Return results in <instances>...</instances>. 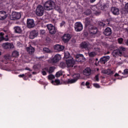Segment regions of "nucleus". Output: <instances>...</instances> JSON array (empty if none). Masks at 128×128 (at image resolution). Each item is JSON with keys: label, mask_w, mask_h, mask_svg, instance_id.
<instances>
[{"label": "nucleus", "mask_w": 128, "mask_h": 128, "mask_svg": "<svg viewBox=\"0 0 128 128\" xmlns=\"http://www.w3.org/2000/svg\"><path fill=\"white\" fill-rule=\"evenodd\" d=\"M88 30L90 36H94L98 32V28L92 25V26H89Z\"/></svg>", "instance_id": "obj_5"}, {"label": "nucleus", "mask_w": 128, "mask_h": 128, "mask_svg": "<svg viewBox=\"0 0 128 128\" xmlns=\"http://www.w3.org/2000/svg\"><path fill=\"white\" fill-rule=\"evenodd\" d=\"M38 36V32L36 31V30H32L30 32V38L31 40H34V38H36Z\"/></svg>", "instance_id": "obj_15"}, {"label": "nucleus", "mask_w": 128, "mask_h": 128, "mask_svg": "<svg viewBox=\"0 0 128 128\" xmlns=\"http://www.w3.org/2000/svg\"><path fill=\"white\" fill-rule=\"evenodd\" d=\"M110 54V51H108L107 52L104 53V54L106 56V54Z\"/></svg>", "instance_id": "obj_55"}, {"label": "nucleus", "mask_w": 128, "mask_h": 128, "mask_svg": "<svg viewBox=\"0 0 128 128\" xmlns=\"http://www.w3.org/2000/svg\"><path fill=\"white\" fill-rule=\"evenodd\" d=\"M92 17L86 18H85L84 26L85 28H89L90 26H92Z\"/></svg>", "instance_id": "obj_10"}, {"label": "nucleus", "mask_w": 128, "mask_h": 128, "mask_svg": "<svg viewBox=\"0 0 128 128\" xmlns=\"http://www.w3.org/2000/svg\"><path fill=\"white\" fill-rule=\"evenodd\" d=\"M93 86L96 88H100V84H96V83L94 84Z\"/></svg>", "instance_id": "obj_39"}, {"label": "nucleus", "mask_w": 128, "mask_h": 128, "mask_svg": "<svg viewBox=\"0 0 128 128\" xmlns=\"http://www.w3.org/2000/svg\"><path fill=\"white\" fill-rule=\"evenodd\" d=\"M26 51L30 54H32L34 52V50H36V49L34 48L32 46H30L28 47H27L26 48Z\"/></svg>", "instance_id": "obj_25"}, {"label": "nucleus", "mask_w": 128, "mask_h": 128, "mask_svg": "<svg viewBox=\"0 0 128 128\" xmlns=\"http://www.w3.org/2000/svg\"><path fill=\"white\" fill-rule=\"evenodd\" d=\"M14 30L16 34H22V28L20 26L14 27Z\"/></svg>", "instance_id": "obj_26"}, {"label": "nucleus", "mask_w": 128, "mask_h": 128, "mask_svg": "<svg viewBox=\"0 0 128 128\" xmlns=\"http://www.w3.org/2000/svg\"><path fill=\"white\" fill-rule=\"evenodd\" d=\"M2 46L5 50H8V48H14V44L12 43L6 42L2 44Z\"/></svg>", "instance_id": "obj_19"}, {"label": "nucleus", "mask_w": 128, "mask_h": 128, "mask_svg": "<svg viewBox=\"0 0 128 128\" xmlns=\"http://www.w3.org/2000/svg\"><path fill=\"white\" fill-rule=\"evenodd\" d=\"M111 12L114 16H118L120 14V10L116 7H112L111 8Z\"/></svg>", "instance_id": "obj_24"}, {"label": "nucleus", "mask_w": 128, "mask_h": 128, "mask_svg": "<svg viewBox=\"0 0 128 128\" xmlns=\"http://www.w3.org/2000/svg\"><path fill=\"white\" fill-rule=\"evenodd\" d=\"M126 46H128V40H126Z\"/></svg>", "instance_id": "obj_59"}, {"label": "nucleus", "mask_w": 128, "mask_h": 128, "mask_svg": "<svg viewBox=\"0 0 128 128\" xmlns=\"http://www.w3.org/2000/svg\"><path fill=\"white\" fill-rule=\"evenodd\" d=\"M42 76H46V71H42Z\"/></svg>", "instance_id": "obj_52"}, {"label": "nucleus", "mask_w": 128, "mask_h": 128, "mask_svg": "<svg viewBox=\"0 0 128 128\" xmlns=\"http://www.w3.org/2000/svg\"><path fill=\"white\" fill-rule=\"evenodd\" d=\"M94 2H96V0H90V2H91L92 4Z\"/></svg>", "instance_id": "obj_58"}, {"label": "nucleus", "mask_w": 128, "mask_h": 128, "mask_svg": "<svg viewBox=\"0 0 128 128\" xmlns=\"http://www.w3.org/2000/svg\"><path fill=\"white\" fill-rule=\"evenodd\" d=\"M25 76L28 78H30V76H32V74H30V72H28V73H26L25 74Z\"/></svg>", "instance_id": "obj_40"}, {"label": "nucleus", "mask_w": 128, "mask_h": 128, "mask_svg": "<svg viewBox=\"0 0 128 128\" xmlns=\"http://www.w3.org/2000/svg\"><path fill=\"white\" fill-rule=\"evenodd\" d=\"M2 54V52H0V56Z\"/></svg>", "instance_id": "obj_61"}, {"label": "nucleus", "mask_w": 128, "mask_h": 128, "mask_svg": "<svg viewBox=\"0 0 128 128\" xmlns=\"http://www.w3.org/2000/svg\"><path fill=\"white\" fill-rule=\"evenodd\" d=\"M98 24L100 26H106V24L102 22L99 21L98 22Z\"/></svg>", "instance_id": "obj_35"}, {"label": "nucleus", "mask_w": 128, "mask_h": 128, "mask_svg": "<svg viewBox=\"0 0 128 128\" xmlns=\"http://www.w3.org/2000/svg\"><path fill=\"white\" fill-rule=\"evenodd\" d=\"M84 14L86 16H90L92 14V10L90 9H87L84 12Z\"/></svg>", "instance_id": "obj_30"}, {"label": "nucleus", "mask_w": 128, "mask_h": 128, "mask_svg": "<svg viewBox=\"0 0 128 128\" xmlns=\"http://www.w3.org/2000/svg\"><path fill=\"white\" fill-rule=\"evenodd\" d=\"M84 28L82 24L80 22H76L74 24V30L75 32H82Z\"/></svg>", "instance_id": "obj_6"}, {"label": "nucleus", "mask_w": 128, "mask_h": 128, "mask_svg": "<svg viewBox=\"0 0 128 128\" xmlns=\"http://www.w3.org/2000/svg\"><path fill=\"white\" fill-rule=\"evenodd\" d=\"M64 24H66V22L62 21L61 23H60V28H62Z\"/></svg>", "instance_id": "obj_44"}, {"label": "nucleus", "mask_w": 128, "mask_h": 128, "mask_svg": "<svg viewBox=\"0 0 128 128\" xmlns=\"http://www.w3.org/2000/svg\"><path fill=\"white\" fill-rule=\"evenodd\" d=\"M4 40L6 42H8V38H4V37L0 38V42H2V40Z\"/></svg>", "instance_id": "obj_42"}, {"label": "nucleus", "mask_w": 128, "mask_h": 128, "mask_svg": "<svg viewBox=\"0 0 128 128\" xmlns=\"http://www.w3.org/2000/svg\"><path fill=\"white\" fill-rule=\"evenodd\" d=\"M80 74H76L74 76L73 79H68V80L62 81L64 84H74L80 78Z\"/></svg>", "instance_id": "obj_2"}, {"label": "nucleus", "mask_w": 128, "mask_h": 128, "mask_svg": "<svg viewBox=\"0 0 128 128\" xmlns=\"http://www.w3.org/2000/svg\"><path fill=\"white\" fill-rule=\"evenodd\" d=\"M22 16V14L20 12H12V16H11V20H20Z\"/></svg>", "instance_id": "obj_8"}, {"label": "nucleus", "mask_w": 128, "mask_h": 128, "mask_svg": "<svg viewBox=\"0 0 128 128\" xmlns=\"http://www.w3.org/2000/svg\"><path fill=\"white\" fill-rule=\"evenodd\" d=\"M54 70H56V67L54 66H50L49 68L48 74H52L54 72Z\"/></svg>", "instance_id": "obj_31"}, {"label": "nucleus", "mask_w": 128, "mask_h": 128, "mask_svg": "<svg viewBox=\"0 0 128 128\" xmlns=\"http://www.w3.org/2000/svg\"><path fill=\"white\" fill-rule=\"evenodd\" d=\"M112 56L116 58V56H122V52L120 51V50H115L112 51Z\"/></svg>", "instance_id": "obj_12"}, {"label": "nucleus", "mask_w": 128, "mask_h": 128, "mask_svg": "<svg viewBox=\"0 0 128 128\" xmlns=\"http://www.w3.org/2000/svg\"><path fill=\"white\" fill-rule=\"evenodd\" d=\"M83 74L86 76H90L92 74V69L90 68H86L83 71Z\"/></svg>", "instance_id": "obj_17"}, {"label": "nucleus", "mask_w": 128, "mask_h": 128, "mask_svg": "<svg viewBox=\"0 0 128 128\" xmlns=\"http://www.w3.org/2000/svg\"><path fill=\"white\" fill-rule=\"evenodd\" d=\"M123 42H124V38H118V44H122Z\"/></svg>", "instance_id": "obj_41"}, {"label": "nucleus", "mask_w": 128, "mask_h": 128, "mask_svg": "<svg viewBox=\"0 0 128 128\" xmlns=\"http://www.w3.org/2000/svg\"><path fill=\"white\" fill-rule=\"evenodd\" d=\"M6 18H8L6 12L5 11H0V20H6Z\"/></svg>", "instance_id": "obj_21"}, {"label": "nucleus", "mask_w": 128, "mask_h": 128, "mask_svg": "<svg viewBox=\"0 0 128 128\" xmlns=\"http://www.w3.org/2000/svg\"><path fill=\"white\" fill-rule=\"evenodd\" d=\"M47 28H48L50 34H54L56 32V28L52 24H48Z\"/></svg>", "instance_id": "obj_9"}, {"label": "nucleus", "mask_w": 128, "mask_h": 128, "mask_svg": "<svg viewBox=\"0 0 128 128\" xmlns=\"http://www.w3.org/2000/svg\"><path fill=\"white\" fill-rule=\"evenodd\" d=\"M76 60L78 62H82L84 60V57L82 54H77L76 56Z\"/></svg>", "instance_id": "obj_14"}, {"label": "nucleus", "mask_w": 128, "mask_h": 128, "mask_svg": "<svg viewBox=\"0 0 128 128\" xmlns=\"http://www.w3.org/2000/svg\"><path fill=\"white\" fill-rule=\"evenodd\" d=\"M112 28L110 27H107L104 30L103 34L104 36H110L112 34Z\"/></svg>", "instance_id": "obj_18"}, {"label": "nucleus", "mask_w": 128, "mask_h": 128, "mask_svg": "<svg viewBox=\"0 0 128 128\" xmlns=\"http://www.w3.org/2000/svg\"><path fill=\"white\" fill-rule=\"evenodd\" d=\"M54 8H55L56 10H57L59 14H62V10L60 6H55Z\"/></svg>", "instance_id": "obj_27"}, {"label": "nucleus", "mask_w": 128, "mask_h": 128, "mask_svg": "<svg viewBox=\"0 0 128 128\" xmlns=\"http://www.w3.org/2000/svg\"><path fill=\"white\" fill-rule=\"evenodd\" d=\"M96 62H98V58H96Z\"/></svg>", "instance_id": "obj_60"}, {"label": "nucleus", "mask_w": 128, "mask_h": 128, "mask_svg": "<svg viewBox=\"0 0 128 128\" xmlns=\"http://www.w3.org/2000/svg\"><path fill=\"white\" fill-rule=\"evenodd\" d=\"M54 78H55L54 76L52 74H50L49 76H48V78L50 80H54Z\"/></svg>", "instance_id": "obj_36"}, {"label": "nucleus", "mask_w": 128, "mask_h": 128, "mask_svg": "<svg viewBox=\"0 0 128 128\" xmlns=\"http://www.w3.org/2000/svg\"><path fill=\"white\" fill-rule=\"evenodd\" d=\"M18 76L19 78H24L25 76V74H20Z\"/></svg>", "instance_id": "obj_53"}, {"label": "nucleus", "mask_w": 128, "mask_h": 128, "mask_svg": "<svg viewBox=\"0 0 128 128\" xmlns=\"http://www.w3.org/2000/svg\"><path fill=\"white\" fill-rule=\"evenodd\" d=\"M40 32L41 34H46V30H40Z\"/></svg>", "instance_id": "obj_49"}, {"label": "nucleus", "mask_w": 128, "mask_h": 128, "mask_svg": "<svg viewBox=\"0 0 128 128\" xmlns=\"http://www.w3.org/2000/svg\"><path fill=\"white\" fill-rule=\"evenodd\" d=\"M70 38H72V36H70V34H64L63 36H62V40H63L65 44L70 42Z\"/></svg>", "instance_id": "obj_13"}, {"label": "nucleus", "mask_w": 128, "mask_h": 128, "mask_svg": "<svg viewBox=\"0 0 128 128\" xmlns=\"http://www.w3.org/2000/svg\"><path fill=\"white\" fill-rule=\"evenodd\" d=\"M55 6L54 2L52 0L46 2L44 4V7L46 10H52L54 8Z\"/></svg>", "instance_id": "obj_1"}, {"label": "nucleus", "mask_w": 128, "mask_h": 128, "mask_svg": "<svg viewBox=\"0 0 128 128\" xmlns=\"http://www.w3.org/2000/svg\"><path fill=\"white\" fill-rule=\"evenodd\" d=\"M24 80H28V77H26V76H24V78H23Z\"/></svg>", "instance_id": "obj_54"}, {"label": "nucleus", "mask_w": 128, "mask_h": 128, "mask_svg": "<svg viewBox=\"0 0 128 128\" xmlns=\"http://www.w3.org/2000/svg\"><path fill=\"white\" fill-rule=\"evenodd\" d=\"M89 43L88 42H83L80 44L81 48H84L85 50H88Z\"/></svg>", "instance_id": "obj_22"}, {"label": "nucleus", "mask_w": 128, "mask_h": 128, "mask_svg": "<svg viewBox=\"0 0 128 128\" xmlns=\"http://www.w3.org/2000/svg\"><path fill=\"white\" fill-rule=\"evenodd\" d=\"M119 76L120 74H118L116 73L114 75V76L116 77V76Z\"/></svg>", "instance_id": "obj_56"}, {"label": "nucleus", "mask_w": 128, "mask_h": 128, "mask_svg": "<svg viewBox=\"0 0 128 128\" xmlns=\"http://www.w3.org/2000/svg\"><path fill=\"white\" fill-rule=\"evenodd\" d=\"M95 80L96 82H98V80H100V78H98V75H96L95 76Z\"/></svg>", "instance_id": "obj_47"}, {"label": "nucleus", "mask_w": 128, "mask_h": 128, "mask_svg": "<svg viewBox=\"0 0 128 128\" xmlns=\"http://www.w3.org/2000/svg\"><path fill=\"white\" fill-rule=\"evenodd\" d=\"M94 14H95L96 16H100V12L98 11H96Z\"/></svg>", "instance_id": "obj_51"}, {"label": "nucleus", "mask_w": 128, "mask_h": 128, "mask_svg": "<svg viewBox=\"0 0 128 128\" xmlns=\"http://www.w3.org/2000/svg\"><path fill=\"white\" fill-rule=\"evenodd\" d=\"M52 84H56V86H58V84H60V80L58 79L55 80L54 81L52 80Z\"/></svg>", "instance_id": "obj_29"}, {"label": "nucleus", "mask_w": 128, "mask_h": 128, "mask_svg": "<svg viewBox=\"0 0 128 128\" xmlns=\"http://www.w3.org/2000/svg\"><path fill=\"white\" fill-rule=\"evenodd\" d=\"M102 72H103L104 74H108V76H112V74H114V70H112L109 68L103 70Z\"/></svg>", "instance_id": "obj_23"}, {"label": "nucleus", "mask_w": 128, "mask_h": 128, "mask_svg": "<svg viewBox=\"0 0 128 128\" xmlns=\"http://www.w3.org/2000/svg\"><path fill=\"white\" fill-rule=\"evenodd\" d=\"M20 56V53L18 51H14L12 53V56L14 58H18Z\"/></svg>", "instance_id": "obj_28"}, {"label": "nucleus", "mask_w": 128, "mask_h": 128, "mask_svg": "<svg viewBox=\"0 0 128 128\" xmlns=\"http://www.w3.org/2000/svg\"><path fill=\"white\" fill-rule=\"evenodd\" d=\"M76 64V62L72 59V60H68L66 61V64L68 66V68H74V64Z\"/></svg>", "instance_id": "obj_16"}, {"label": "nucleus", "mask_w": 128, "mask_h": 128, "mask_svg": "<svg viewBox=\"0 0 128 128\" xmlns=\"http://www.w3.org/2000/svg\"><path fill=\"white\" fill-rule=\"evenodd\" d=\"M119 72H122V71H119Z\"/></svg>", "instance_id": "obj_63"}, {"label": "nucleus", "mask_w": 128, "mask_h": 128, "mask_svg": "<svg viewBox=\"0 0 128 128\" xmlns=\"http://www.w3.org/2000/svg\"><path fill=\"white\" fill-rule=\"evenodd\" d=\"M110 57L108 56H102L98 62V64H106V63L110 60Z\"/></svg>", "instance_id": "obj_7"}, {"label": "nucleus", "mask_w": 128, "mask_h": 128, "mask_svg": "<svg viewBox=\"0 0 128 128\" xmlns=\"http://www.w3.org/2000/svg\"><path fill=\"white\" fill-rule=\"evenodd\" d=\"M60 66L62 68H66V63L64 62H61L60 64Z\"/></svg>", "instance_id": "obj_34"}, {"label": "nucleus", "mask_w": 128, "mask_h": 128, "mask_svg": "<svg viewBox=\"0 0 128 128\" xmlns=\"http://www.w3.org/2000/svg\"><path fill=\"white\" fill-rule=\"evenodd\" d=\"M81 86H86V83H84V82H82V84H81Z\"/></svg>", "instance_id": "obj_57"}, {"label": "nucleus", "mask_w": 128, "mask_h": 128, "mask_svg": "<svg viewBox=\"0 0 128 128\" xmlns=\"http://www.w3.org/2000/svg\"><path fill=\"white\" fill-rule=\"evenodd\" d=\"M124 8L125 10H126L128 12V2L125 4Z\"/></svg>", "instance_id": "obj_48"}, {"label": "nucleus", "mask_w": 128, "mask_h": 128, "mask_svg": "<svg viewBox=\"0 0 128 128\" xmlns=\"http://www.w3.org/2000/svg\"><path fill=\"white\" fill-rule=\"evenodd\" d=\"M62 76V70L57 72L56 74V78H60V76Z\"/></svg>", "instance_id": "obj_33"}, {"label": "nucleus", "mask_w": 128, "mask_h": 128, "mask_svg": "<svg viewBox=\"0 0 128 128\" xmlns=\"http://www.w3.org/2000/svg\"><path fill=\"white\" fill-rule=\"evenodd\" d=\"M122 74H128V69L124 70V72H122Z\"/></svg>", "instance_id": "obj_43"}, {"label": "nucleus", "mask_w": 128, "mask_h": 128, "mask_svg": "<svg viewBox=\"0 0 128 128\" xmlns=\"http://www.w3.org/2000/svg\"><path fill=\"white\" fill-rule=\"evenodd\" d=\"M26 23L27 26L28 28H32L35 26L34 20L32 19H28Z\"/></svg>", "instance_id": "obj_11"}, {"label": "nucleus", "mask_w": 128, "mask_h": 128, "mask_svg": "<svg viewBox=\"0 0 128 128\" xmlns=\"http://www.w3.org/2000/svg\"><path fill=\"white\" fill-rule=\"evenodd\" d=\"M68 53H65L64 54V57L66 58H70V53H68V55L67 54Z\"/></svg>", "instance_id": "obj_46"}, {"label": "nucleus", "mask_w": 128, "mask_h": 128, "mask_svg": "<svg viewBox=\"0 0 128 128\" xmlns=\"http://www.w3.org/2000/svg\"><path fill=\"white\" fill-rule=\"evenodd\" d=\"M8 35H6V38H8Z\"/></svg>", "instance_id": "obj_62"}, {"label": "nucleus", "mask_w": 128, "mask_h": 128, "mask_svg": "<svg viewBox=\"0 0 128 128\" xmlns=\"http://www.w3.org/2000/svg\"><path fill=\"white\" fill-rule=\"evenodd\" d=\"M54 48L56 52H62L64 50V46L58 44L54 46Z\"/></svg>", "instance_id": "obj_20"}, {"label": "nucleus", "mask_w": 128, "mask_h": 128, "mask_svg": "<svg viewBox=\"0 0 128 128\" xmlns=\"http://www.w3.org/2000/svg\"><path fill=\"white\" fill-rule=\"evenodd\" d=\"M120 52H124L126 50V48L124 47H120L119 49H118Z\"/></svg>", "instance_id": "obj_38"}, {"label": "nucleus", "mask_w": 128, "mask_h": 128, "mask_svg": "<svg viewBox=\"0 0 128 128\" xmlns=\"http://www.w3.org/2000/svg\"><path fill=\"white\" fill-rule=\"evenodd\" d=\"M43 50L44 52H46V54H50V52H52V50H50L48 48H43Z\"/></svg>", "instance_id": "obj_32"}, {"label": "nucleus", "mask_w": 128, "mask_h": 128, "mask_svg": "<svg viewBox=\"0 0 128 128\" xmlns=\"http://www.w3.org/2000/svg\"><path fill=\"white\" fill-rule=\"evenodd\" d=\"M86 86H87V88H90V82H86Z\"/></svg>", "instance_id": "obj_45"}, {"label": "nucleus", "mask_w": 128, "mask_h": 128, "mask_svg": "<svg viewBox=\"0 0 128 128\" xmlns=\"http://www.w3.org/2000/svg\"><path fill=\"white\" fill-rule=\"evenodd\" d=\"M26 70H29L30 72H32V70L29 68L28 67H26L25 68Z\"/></svg>", "instance_id": "obj_50"}, {"label": "nucleus", "mask_w": 128, "mask_h": 128, "mask_svg": "<svg viewBox=\"0 0 128 128\" xmlns=\"http://www.w3.org/2000/svg\"><path fill=\"white\" fill-rule=\"evenodd\" d=\"M96 56V52H90L89 54V56L91 58H94V56Z\"/></svg>", "instance_id": "obj_37"}, {"label": "nucleus", "mask_w": 128, "mask_h": 128, "mask_svg": "<svg viewBox=\"0 0 128 128\" xmlns=\"http://www.w3.org/2000/svg\"><path fill=\"white\" fill-rule=\"evenodd\" d=\"M44 12V7L38 5L36 8V14L38 16H42Z\"/></svg>", "instance_id": "obj_3"}, {"label": "nucleus", "mask_w": 128, "mask_h": 128, "mask_svg": "<svg viewBox=\"0 0 128 128\" xmlns=\"http://www.w3.org/2000/svg\"><path fill=\"white\" fill-rule=\"evenodd\" d=\"M61 58L62 57L60 55L56 54L53 58L50 59L48 60V62L49 64H56V62H58V61L60 60Z\"/></svg>", "instance_id": "obj_4"}]
</instances>
